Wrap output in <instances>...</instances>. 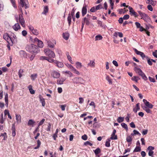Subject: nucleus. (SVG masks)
Wrapping results in <instances>:
<instances>
[{
	"mask_svg": "<svg viewBox=\"0 0 157 157\" xmlns=\"http://www.w3.org/2000/svg\"><path fill=\"white\" fill-rule=\"evenodd\" d=\"M143 101L145 105L148 108L151 109L153 107V105L151 104H150L148 101H147V100L145 99L143 100Z\"/></svg>",
	"mask_w": 157,
	"mask_h": 157,
	"instance_id": "obj_11",
	"label": "nucleus"
},
{
	"mask_svg": "<svg viewBox=\"0 0 157 157\" xmlns=\"http://www.w3.org/2000/svg\"><path fill=\"white\" fill-rule=\"evenodd\" d=\"M76 67L78 69H80L82 67V65L81 63L77 62L75 63Z\"/></svg>",
	"mask_w": 157,
	"mask_h": 157,
	"instance_id": "obj_31",
	"label": "nucleus"
},
{
	"mask_svg": "<svg viewBox=\"0 0 157 157\" xmlns=\"http://www.w3.org/2000/svg\"><path fill=\"white\" fill-rule=\"evenodd\" d=\"M31 79L33 80H34L37 77V74H32L31 75Z\"/></svg>",
	"mask_w": 157,
	"mask_h": 157,
	"instance_id": "obj_41",
	"label": "nucleus"
},
{
	"mask_svg": "<svg viewBox=\"0 0 157 157\" xmlns=\"http://www.w3.org/2000/svg\"><path fill=\"white\" fill-rule=\"evenodd\" d=\"M132 140V137L130 136H128L126 138V141L128 142H130Z\"/></svg>",
	"mask_w": 157,
	"mask_h": 157,
	"instance_id": "obj_49",
	"label": "nucleus"
},
{
	"mask_svg": "<svg viewBox=\"0 0 157 157\" xmlns=\"http://www.w3.org/2000/svg\"><path fill=\"white\" fill-rule=\"evenodd\" d=\"M134 70L138 74L142 70L140 68L136 67H135L134 68Z\"/></svg>",
	"mask_w": 157,
	"mask_h": 157,
	"instance_id": "obj_34",
	"label": "nucleus"
},
{
	"mask_svg": "<svg viewBox=\"0 0 157 157\" xmlns=\"http://www.w3.org/2000/svg\"><path fill=\"white\" fill-rule=\"evenodd\" d=\"M84 145L86 146L89 145L90 146H92L93 144L89 141H87L84 143Z\"/></svg>",
	"mask_w": 157,
	"mask_h": 157,
	"instance_id": "obj_54",
	"label": "nucleus"
},
{
	"mask_svg": "<svg viewBox=\"0 0 157 157\" xmlns=\"http://www.w3.org/2000/svg\"><path fill=\"white\" fill-rule=\"evenodd\" d=\"M131 79L132 80L137 82L138 80L140 79V78L138 76H134L131 78Z\"/></svg>",
	"mask_w": 157,
	"mask_h": 157,
	"instance_id": "obj_24",
	"label": "nucleus"
},
{
	"mask_svg": "<svg viewBox=\"0 0 157 157\" xmlns=\"http://www.w3.org/2000/svg\"><path fill=\"white\" fill-rule=\"evenodd\" d=\"M16 120L17 123V124H20L21 121V116L20 115L17 114H16Z\"/></svg>",
	"mask_w": 157,
	"mask_h": 157,
	"instance_id": "obj_19",
	"label": "nucleus"
},
{
	"mask_svg": "<svg viewBox=\"0 0 157 157\" xmlns=\"http://www.w3.org/2000/svg\"><path fill=\"white\" fill-rule=\"evenodd\" d=\"M27 0H20L19 4L23 7L24 6L25 9L29 8V5Z\"/></svg>",
	"mask_w": 157,
	"mask_h": 157,
	"instance_id": "obj_7",
	"label": "nucleus"
},
{
	"mask_svg": "<svg viewBox=\"0 0 157 157\" xmlns=\"http://www.w3.org/2000/svg\"><path fill=\"white\" fill-rule=\"evenodd\" d=\"M147 3L148 4H150L152 6H155L156 5V2L152 0H147Z\"/></svg>",
	"mask_w": 157,
	"mask_h": 157,
	"instance_id": "obj_37",
	"label": "nucleus"
},
{
	"mask_svg": "<svg viewBox=\"0 0 157 157\" xmlns=\"http://www.w3.org/2000/svg\"><path fill=\"white\" fill-rule=\"evenodd\" d=\"M10 1L12 4L13 6L15 8H17V6L15 3V0H10Z\"/></svg>",
	"mask_w": 157,
	"mask_h": 157,
	"instance_id": "obj_57",
	"label": "nucleus"
},
{
	"mask_svg": "<svg viewBox=\"0 0 157 157\" xmlns=\"http://www.w3.org/2000/svg\"><path fill=\"white\" fill-rule=\"evenodd\" d=\"M28 88H29V92L30 93L32 94H35V91L32 88V86L31 85H29L28 86Z\"/></svg>",
	"mask_w": 157,
	"mask_h": 157,
	"instance_id": "obj_26",
	"label": "nucleus"
},
{
	"mask_svg": "<svg viewBox=\"0 0 157 157\" xmlns=\"http://www.w3.org/2000/svg\"><path fill=\"white\" fill-rule=\"evenodd\" d=\"M69 34L68 33H63V37L66 40H67L69 37Z\"/></svg>",
	"mask_w": 157,
	"mask_h": 157,
	"instance_id": "obj_25",
	"label": "nucleus"
},
{
	"mask_svg": "<svg viewBox=\"0 0 157 157\" xmlns=\"http://www.w3.org/2000/svg\"><path fill=\"white\" fill-rule=\"evenodd\" d=\"M19 53L21 56H24L25 54V52L24 51H21Z\"/></svg>",
	"mask_w": 157,
	"mask_h": 157,
	"instance_id": "obj_62",
	"label": "nucleus"
},
{
	"mask_svg": "<svg viewBox=\"0 0 157 157\" xmlns=\"http://www.w3.org/2000/svg\"><path fill=\"white\" fill-rule=\"evenodd\" d=\"M72 81L74 83L78 84L80 83L81 84H84L85 80L81 77H75L72 79Z\"/></svg>",
	"mask_w": 157,
	"mask_h": 157,
	"instance_id": "obj_5",
	"label": "nucleus"
},
{
	"mask_svg": "<svg viewBox=\"0 0 157 157\" xmlns=\"http://www.w3.org/2000/svg\"><path fill=\"white\" fill-rule=\"evenodd\" d=\"M143 108L147 113L150 114L152 113L151 111L146 106H144L143 107Z\"/></svg>",
	"mask_w": 157,
	"mask_h": 157,
	"instance_id": "obj_29",
	"label": "nucleus"
},
{
	"mask_svg": "<svg viewBox=\"0 0 157 157\" xmlns=\"http://www.w3.org/2000/svg\"><path fill=\"white\" fill-rule=\"evenodd\" d=\"M45 121V119H43L39 123L38 125V126L42 125L44 123Z\"/></svg>",
	"mask_w": 157,
	"mask_h": 157,
	"instance_id": "obj_56",
	"label": "nucleus"
},
{
	"mask_svg": "<svg viewBox=\"0 0 157 157\" xmlns=\"http://www.w3.org/2000/svg\"><path fill=\"white\" fill-rule=\"evenodd\" d=\"M93 151L96 155L100 153L101 152V149L99 148H98L94 150Z\"/></svg>",
	"mask_w": 157,
	"mask_h": 157,
	"instance_id": "obj_36",
	"label": "nucleus"
},
{
	"mask_svg": "<svg viewBox=\"0 0 157 157\" xmlns=\"http://www.w3.org/2000/svg\"><path fill=\"white\" fill-rule=\"evenodd\" d=\"M110 139H108L106 141L105 144V146L108 147H109L110 146Z\"/></svg>",
	"mask_w": 157,
	"mask_h": 157,
	"instance_id": "obj_35",
	"label": "nucleus"
},
{
	"mask_svg": "<svg viewBox=\"0 0 157 157\" xmlns=\"http://www.w3.org/2000/svg\"><path fill=\"white\" fill-rule=\"evenodd\" d=\"M13 28L15 31H17L21 28L20 26L18 23H16L13 27Z\"/></svg>",
	"mask_w": 157,
	"mask_h": 157,
	"instance_id": "obj_18",
	"label": "nucleus"
},
{
	"mask_svg": "<svg viewBox=\"0 0 157 157\" xmlns=\"http://www.w3.org/2000/svg\"><path fill=\"white\" fill-rule=\"evenodd\" d=\"M95 63L94 60H90V62L88 64V66L91 67H94L95 66Z\"/></svg>",
	"mask_w": 157,
	"mask_h": 157,
	"instance_id": "obj_27",
	"label": "nucleus"
},
{
	"mask_svg": "<svg viewBox=\"0 0 157 157\" xmlns=\"http://www.w3.org/2000/svg\"><path fill=\"white\" fill-rule=\"evenodd\" d=\"M37 45L40 48H42L43 47L44 45L42 42L40 40L37 43Z\"/></svg>",
	"mask_w": 157,
	"mask_h": 157,
	"instance_id": "obj_44",
	"label": "nucleus"
},
{
	"mask_svg": "<svg viewBox=\"0 0 157 157\" xmlns=\"http://www.w3.org/2000/svg\"><path fill=\"white\" fill-rule=\"evenodd\" d=\"M147 8L150 11H153V8L151 5H148L147 6Z\"/></svg>",
	"mask_w": 157,
	"mask_h": 157,
	"instance_id": "obj_59",
	"label": "nucleus"
},
{
	"mask_svg": "<svg viewBox=\"0 0 157 157\" xmlns=\"http://www.w3.org/2000/svg\"><path fill=\"white\" fill-rule=\"evenodd\" d=\"M139 75L141 76L142 78L144 80L146 81L147 80V78L145 74L143 72L142 70L138 74Z\"/></svg>",
	"mask_w": 157,
	"mask_h": 157,
	"instance_id": "obj_15",
	"label": "nucleus"
},
{
	"mask_svg": "<svg viewBox=\"0 0 157 157\" xmlns=\"http://www.w3.org/2000/svg\"><path fill=\"white\" fill-rule=\"evenodd\" d=\"M20 11L21 13V14H20L19 15V21L21 24V25L23 27H25V20L23 17L22 14H23L22 10V8L21 7H20V8H19Z\"/></svg>",
	"mask_w": 157,
	"mask_h": 157,
	"instance_id": "obj_3",
	"label": "nucleus"
},
{
	"mask_svg": "<svg viewBox=\"0 0 157 157\" xmlns=\"http://www.w3.org/2000/svg\"><path fill=\"white\" fill-rule=\"evenodd\" d=\"M37 146L34 148L35 149H37L39 148L40 147V146L41 144V143L40 141L39 140H38L37 141Z\"/></svg>",
	"mask_w": 157,
	"mask_h": 157,
	"instance_id": "obj_45",
	"label": "nucleus"
},
{
	"mask_svg": "<svg viewBox=\"0 0 157 157\" xmlns=\"http://www.w3.org/2000/svg\"><path fill=\"white\" fill-rule=\"evenodd\" d=\"M138 12L141 17V19H143L146 21H147L148 20L149 17L147 14L144 13H143L140 11H138Z\"/></svg>",
	"mask_w": 157,
	"mask_h": 157,
	"instance_id": "obj_6",
	"label": "nucleus"
},
{
	"mask_svg": "<svg viewBox=\"0 0 157 157\" xmlns=\"http://www.w3.org/2000/svg\"><path fill=\"white\" fill-rule=\"evenodd\" d=\"M11 32L10 31L8 33H6L4 34L3 38L6 40L7 42H11L12 44H13V41L11 38L10 36V35Z\"/></svg>",
	"mask_w": 157,
	"mask_h": 157,
	"instance_id": "obj_4",
	"label": "nucleus"
},
{
	"mask_svg": "<svg viewBox=\"0 0 157 157\" xmlns=\"http://www.w3.org/2000/svg\"><path fill=\"white\" fill-rule=\"evenodd\" d=\"M82 139L84 140H86L87 139V136L86 134L82 136Z\"/></svg>",
	"mask_w": 157,
	"mask_h": 157,
	"instance_id": "obj_63",
	"label": "nucleus"
},
{
	"mask_svg": "<svg viewBox=\"0 0 157 157\" xmlns=\"http://www.w3.org/2000/svg\"><path fill=\"white\" fill-rule=\"evenodd\" d=\"M48 12V8L47 6H45L44 8V11L42 12V14H46V13Z\"/></svg>",
	"mask_w": 157,
	"mask_h": 157,
	"instance_id": "obj_42",
	"label": "nucleus"
},
{
	"mask_svg": "<svg viewBox=\"0 0 157 157\" xmlns=\"http://www.w3.org/2000/svg\"><path fill=\"white\" fill-rule=\"evenodd\" d=\"M47 44L48 47L50 48H53L54 47V44L56 43L55 40L52 41V42L49 40H46Z\"/></svg>",
	"mask_w": 157,
	"mask_h": 157,
	"instance_id": "obj_10",
	"label": "nucleus"
},
{
	"mask_svg": "<svg viewBox=\"0 0 157 157\" xmlns=\"http://www.w3.org/2000/svg\"><path fill=\"white\" fill-rule=\"evenodd\" d=\"M11 130L12 131V135L14 137L16 135L15 128L14 124H12Z\"/></svg>",
	"mask_w": 157,
	"mask_h": 157,
	"instance_id": "obj_17",
	"label": "nucleus"
},
{
	"mask_svg": "<svg viewBox=\"0 0 157 157\" xmlns=\"http://www.w3.org/2000/svg\"><path fill=\"white\" fill-rule=\"evenodd\" d=\"M0 116H1V119H0V122L1 124H2L4 122L3 113H2L1 114Z\"/></svg>",
	"mask_w": 157,
	"mask_h": 157,
	"instance_id": "obj_48",
	"label": "nucleus"
},
{
	"mask_svg": "<svg viewBox=\"0 0 157 157\" xmlns=\"http://www.w3.org/2000/svg\"><path fill=\"white\" fill-rule=\"evenodd\" d=\"M47 61H48L50 63L54 62V63H55V62L56 61V60H55L54 59H52V58H48Z\"/></svg>",
	"mask_w": 157,
	"mask_h": 157,
	"instance_id": "obj_58",
	"label": "nucleus"
},
{
	"mask_svg": "<svg viewBox=\"0 0 157 157\" xmlns=\"http://www.w3.org/2000/svg\"><path fill=\"white\" fill-rule=\"evenodd\" d=\"M48 57H46V56H41L40 57V60H47L48 59Z\"/></svg>",
	"mask_w": 157,
	"mask_h": 157,
	"instance_id": "obj_50",
	"label": "nucleus"
},
{
	"mask_svg": "<svg viewBox=\"0 0 157 157\" xmlns=\"http://www.w3.org/2000/svg\"><path fill=\"white\" fill-rule=\"evenodd\" d=\"M55 63L56 64V66L58 67L62 68L63 67V63L57 61L56 60L55 62Z\"/></svg>",
	"mask_w": 157,
	"mask_h": 157,
	"instance_id": "obj_20",
	"label": "nucleus"
},
{
	"mask_svg": "<svg viewBox=\"0 0 157 157\" xmlns=\"http://www.w3.org/2000/svg\"><path fill=\"white\" fill-rule=\"evenodd\" d=\"M26 50L31 53H37L39 52L37 47L33 44H28L26 47Z\"/></svg>",
	"mask_w": 157,
	"mask_h": 157,
	"instance_id": "obj_1",
	"label": "nucleus"
},
{
	"mask_svg": "<svg viewBox=\"0 0 157 157\" xmlns=\"http://www.w3.org/2000/svg\"><path fill=\"white\" fill-rule=\"evenodd\" d=\"M35 123V122L33 120L29 119L28 121V125L33 127L34 126Z\"/></svg>",
	"mask_w": 157,
	"mask_h": 157,
	"instance_id": "obj_16",
	"label": "nucleus"
},
{
	"mask_svg": "<svg viewBox=\"0 0 157 157\" xmlns=\"http://www.w3.org/2000/svg\"><path fill=\"white\" fill-rule=\"evenodd\" d=\"M127 7L128 8V9L129 10L130 13L131 15L134 16L135 17H137L138 16L137 13L132 8L128 6Z\"/></svg>",
	"mask_w": 157,
	"mask_h": 157,
	"instance_id": "obj_8",
	"label": "nucleus"
},
{
	"mask_svg": "<svg viewBox=\"0 0 157 157\" xmlns=\"http://www.w3.org/2000/svg\"><path fill=\"white\" fill-rule=\"evenodd\" d=\"M4 5L2 2L0 1V11H2L3 9Z\"/></svg>",
	"mask_w": 157,
	"mask_h": 157,
	"instance_id": "obj_53",
	"label": "nucleus"
},
{
	"mask_svg": "<svg viewBox=\"0 0 157 157\" xmlns=\"http://www.w3.org/2000/svg\"><path fill=\"white\" fill-rule=\"evenodd\" d=\"M23 72V71L21 69H20L18 71V75L19 78H21L22 76V74Z\"/></svg>",
	"mask_w": 157,
	"mask_h": 157,
	"instance_id": "obj_46",
	"label": "nucleus"
},
{
	"mask_svg": "<svg viewBox=\"0 0 157 157\" xmlns=\"http://www.w3.org/2000/svg\"><path fill=\"white\" fill-rule=\"evenodd\" d=\"M129 18V16L128 14H126L124 15L123 17V18L124 20H127Z\"/></svg>",
	"mask_w": 157,
	"mask_h": 157,
	"instance_id": "obj_61",
	"label": "nucleus"
},
{
	"mask_svg": "<svg viewBox=\"0 0 157 157\" xmlns=\"http://www.w3.org/2000/svg\"><path fill=\"white\" fill-rule=\"evenodd\" d=\"M83 21L85 22L86 25H89L90 23V19L86 17L83 18L82 19Z\"/></svg>",
	"mask_w": 157,
	"mask_h": 157,
	"instance_id": "obj_21",
	"label": "nucleus"
},
{
	"mask_svg": "<svg viewBox=\"0 0 157 157\" xmlns=\"http://www.w3.org/2000/svg\"><path fill=\"white\" fill-rule=\"evenodd\" d=\"M40 102L42 104V105L43 106H44L45 105V102L44 99L41 97H40L39 98Z\"/></svg>",
	"mask_w": 157,
	"mask_h": 157,
	"instance_id": "obj_33",
	"label": "nucleus"
},
{
	"mask_svg": "<svg viewBox=\"0 0 157 157\" xmlns=\"http://www.w3.org/2000/svg\"><path fill=\"white\" fill-rule=\"evenodd\" d=\"M96 10H98L102 8V6L101 4H100L96 6Z\"/></svg>",
	"mask_w": 157,
	"mask_h": 157,
	"instance_id": "obj_64",
	"label": "nucleus"
},
{
	"mask_svg": "<svg viewBox=\"0 0 157 157\" xmlns=\"http://www.w3.org/2000/svg\"><path fill=\"white\" fill-rule=\"evenodd\" d=\"M122 127L127 131L128 130V127L127 125L124 123H122L121 124Z\"/></svg>",
	"mask_w": 157,
	"mask_h": 157,
	"instance_id": "obj_38",
	"label": "nucleus"
},
{
	"mask_svg": "<svg viewBox=\"0 0 157 157\" xmlns=\"http://www.w3.org/2000/svg\"><path fill=\"white\" fill-rule=\"evenodd\" d=\"M136 135H138L139 136H140L141 135V134L138 131L136 130H134L133 131V133H132L131 134V135L133 136Z\"/></svg>",
	"mask_w": 157,
	"mask_h": 157,
	"instance_id": "obj_32",
	"label": "nucleus"
},
{
	"mask_svg": "<svg viewBox=\"0 0 157 157\" xmlns=\"http://www.w3.org/2000/svg\"><path fill=\"white\" fill-rule=\"evenodd\" d=\"M33 33L36 35H37L39 33L37 30L36 29H34L33 31L32 32Z\"/></svg>",
	"mask_w": 157,
	"mask_h": 157,
	"instance_id": "obj_51",
	"label": "nucleus"
},
{
	"mask_svg": "<svg viewBox=\"0 0 157 157\" xmlns=\"http://www.w3.org/2000/svg\"><path fill=\"white\" fill-rule=\"evenodd\" d=\"M146 58L147 59V63L148 64L150 65H152V63L150 59H149L148 57H146Z\"/></svg>",
	"mask_w": 157,
	"mask_h": 157,
	"instance_id": "obj_60",
	"label": "nucleus"
},
{
	"mask_svg": "<svg viewBox=\"0 0 157 157\" xmlns=\"http://www.w3.org/2000/svg\"><path fill=\"white\" fill-rule=\"evenodd\" d=\"M134 50L136 53L138 55H140L143 59H144V58H146L147 56H146L144 53L138 51L137 49L134 48Z\"/></svg>",
	"mask_w": 157,
	"mask_h": 157,
	"instance_id": "obj_9",
	"label": "nucleus"
},
{
	"mask_svg": "<svg viewBox=\"0 0 157 157\" xmlns=\"http://www.w3.org/2000/svg\"><path fill=\"white\" fill-rule=\"evenodd\" d=\"M71 16H69L67 18V20L68 22L69 25L70 26L71 24Z\"/></svg>",
	"mask_w": 157,
	"mask_h": 157,
	"instance_id": "obj_55",
	"label": "nucleus"
},
{
	"mask_svg": "<svg viewBox=\"0 0 157 157\" xmlns=\"http://www.w3.org/2000/svg\"><path fill=\"white\" fill-rule=\"evenodd\" d=\"M106 79L108 82L109 84H112V79L110 78L109 76L107 75L106 76Z\"/></svg>",
	"mask_w": 157,
	"mask_h": 157,
	"instance_id": "obj_39",
	"label": "nucleus"
},
{
	"mask_svg": "<svg viewBox=\"0 0 157 157\" xmlns=\"http://www.w3.org/2000/svg\"><path fill=\"white\" fill-rule=\"evenodd\" d=\"M63 73H65L67 74H68L69 75H70V77H71L72 76V74L71 73V72L69 71H63Z\"/></svg>",
	"mask_w": 157,
	"mask_h": 157,
	"instance_id": "obj_52",
	"label": "nucleus"
},
{
	"mask_svg": "<svg viewBox=\"0 0 157 157\" xmlns=\"http://www.w3.org/2000/svg\"><path fill=\"white\" fill-rule=\"evenodd\" d=\"M103 37L101 35H98L95 37V40H100L102 39Z\"/></svg>",
	"mask_w": 157,
	"mask_h": 157,
	"instance_id": "obj_40",
	"label": "nucleus"
},
{
	"mask_svg": "<svg viewBox=\"0 0 157 157\" xmlns=\"http://www.w3.org/2000/svg\"><path fill=\"white\" fill-rule=\"evenodd\" d=\"M141 151V148L140 147L138 146H136L135 148L134 149L133 152H139Z\"/></svg>",
	"mask_w": 157,
	"mask_h": 157,
	"instance_id": "obj_47",
	"label": "nucleus"
},
{
	"mask_svg": "<svg viewBox=\"0 0 157 157\" xmlns=\"http://www.w3.org/2000/svg\"><path fill=\"white\" fill-rule=\"evenodd\" d=\"M52 76L55 78H58L60 76V73L56 71H54L52 72Z\"/></svg>",
	"mask_w": 157,
	"mask_h": 157,
	"instance_id": "obj_12",
	"label": "nucleus"
},
{
	"mask_svg": "<svg viewBox=\"0 0 157 157\" xmlns=\"http://www.w3.org/2000/svg\"><path fill=\"white\" fill-rule=\"evenodd\" d=\"M124 120V117H119L117 119V121L118 123H121L123 122Z\"/></svg>",
	"mask_w": 157,
	"mask_h": 157,
	"instance_id": "obj_43",
	"label": "nucleus"
},
{
	"mask_svg": "<svg viewBox=\"0 0 157 157\" xmlns=\"http://www.w3.org/2000/svg\"><path fill=\"white\" fill-rule=\"evenodd\" d=\"M65 80L66 79L65 78H61L57 80V83L59 85L63 84Z\"/></svg>",
	"mask_w": 157,
	"mask_h": 157,
	"instance_id": "obj_22",
	"label": "nucleus"
},
{
	"mask_svg": "<svg viewBox=\"0 0 157 157\" xmlns=\"http://www.w3.org/2000/svg\"><path fill=\"white\" fill-rule=\"evenodd\" d=\"M116 132V130L115 129H114L113 131V132L111 135V137L109 138L111 140H116L117 139V135H115V134Z\"/></svg>",
	"mask_w": 157,
	"mask_h": 157,
	"instance_id": "obj_13",
	"label": "nucleus"
},
{
	"mask_svg": "<svg viewBox=\"0 0 157 157\" xmlns=\"http://www.w3.org/2000/svg\"><path fill=\"white\" fill-rule=\"evenodd\" d=\"M71 71L75 74L78 75H80V72L77 71L74 67H73Z\"/></svg>",
	"mask_w": 157,
	"mask_h": 157,
	"instance_id": "obj_30",
	"label": "nucleus"
},
{
	"mask_svg": "<svg viewBox=\"0 0 157 157\" xmlns=\"http://www.w3.org/2000/svg\"><path fill=\"white\" fill-rule=\"evenodd\" d=\"M140 109L139 103H138L136 104V107L133 108V110L135 113H136L137 111L139 110Z\"/></svg>",
	"mask_w": 157,
	"mask_h": 157,
	"instance_id": "obj_23",
	"label": "nucleus"
},
{
	"mask_svg": "<svg viewBox=\"0 0 157 157\" xmlns=\"http://www.w3.org/2000/svg\"><path fill=\"white\" fill-rule=\"evenodd\" d=\"M5 100L6 105L8 106V95L7 93H6L5 94Z\"/></svg>",
	"mask_w": 157,
	"mask_h": 157,
	"instance_id": "obj_28",
	"label": "nucleus"
},
{
	"mask_svg": "<svg viewBox=\"0 0 157 157\" xmlns=\"http://www.w3.org/2000/svg\"><path fill=\"white\" fill-rule=\"evenodd\" d=\"M87 12V9L86 6V5L83 6L82 8V16H84L86 13Z\"/></svg>",
	"mask_w": 157,
	"mask_h": 157,
	"instance_id": "obj_14",
	"label": "nucleus"
},
{
	"mask_svg": "<svg viewBox=\"0 0 157 157\" xmlns=\"http://www.w3.org/2000/svg\"><path fill=\"white\" fill-rule=\"evenodd\" d=\"M44 52L46 55L48 56L49 58H53L55 57L56 55L54 52L50 49L46 48L44 50Z\"/></svg>",
	"mask_w": 157,
	"mask_h": 157,
	"instance_id": "obj_2",
	"label": "nucleus"
}]
</instances>
